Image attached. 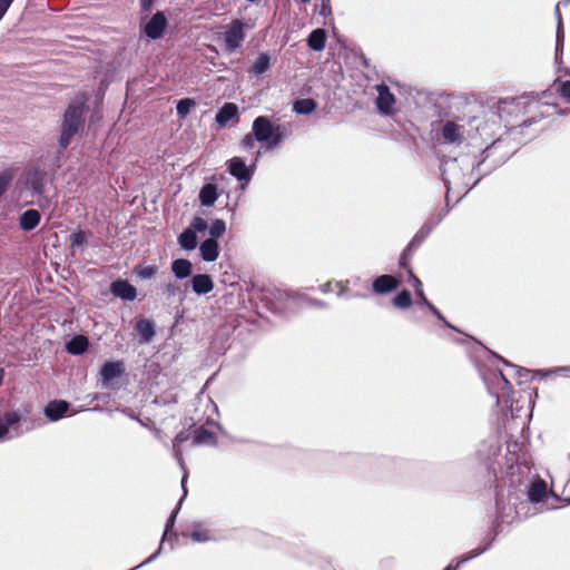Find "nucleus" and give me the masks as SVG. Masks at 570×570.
<instances>
[{
	"label": "nucleus",
	"mask_w": 570,
	"mask_h": 570,
	"mask_svg": "<svg viewBox=\"0 0 570 570\" xmlns=\"http://www.w3.org/2000/svg\"><path fill=\"white\" fill-rule=\"evenodd\" d=\"M253 135L258 142L265 144L266 149L276 147L289 135L288 125H274L266 116H258L252 125Z\"/></svg>",
	"instance_id": "obj_1"
},
{
	"label": "nucleus",
	"mask_w": 570,
	"mask_h": 570,
	"mask_svg": "<svg viewBox=\"0 0 570 570\" xmlns=\"http://www.w3.org/2000/svg\"><path fill=\"white\" fill-rule=\"evenodd\" d=\"M83 106L85 101L82 99H76L69 105L65 112L61 136L59 139V144L63 149L68 147L71 138L78 134L79 129L83 125Z\"/></svg>",
	"instance_id": "obj_2"
},
{
	"label": "nucleus",
	"mask_w": 570,
	"mask_h": 570,
	"mask_svg": "<svg viewBox=\"0 0 570 570\" xmlns=\"http://www.w3.org/2000/svg\"><path fill=\"white\" fill-rule=\"evenodd\" d=\"M436 130L438 139L443 144L461 146L466 137V127L464 124L446 120L441 121Z\"/></svg>",
	"instance_id": "obj_3"
},
{
	"label": "nucleus",
	"mask_w": 570,
	"mask_h": 570,
	"mask_svg": "<svg viewBox=\"0 0 570 570\" xmlns=\"http://www.w3.org/2000/svg\"><path fill=\"white\" fill-rule=\"evenodd\" d=\"M261 156V150H257L252 165H246L242 157H233L227 161V170L238 181L243 183L244 185L248 184L255 173L256 163Z\"/></svg>",
	"instance_id": "obj_4"
},
{
	"label": "nucleus",
	"mask_w": 570,
	"mask_h": 570,
	"mask_svg": "<svg viewBox=\"0 0 570 570\" xmlns=\"http://www.w3.org/2000/svg\"><path fill=\"white\" fill-rule=\"evenodd\" d=\"M46 175L39 170L29 174L26 180V188L31 191L32 196L38 197V206L46 208L50 204L49 197L45 195V177Z\"/></svg>",
	"instance_id": "obj_5"
},
{
	"label": "nucleus",
	"mask_w": 570,
	"mask_h": 570,
	"mask_svg": "<svg viewBox=\"0 0 570 570\" xmlns=\"http://www.w3.org/2000/svg\"><path fill=\"white\" fill-rule=\"evenodd\" d=\"M245 39L244 23L239 20H234L224 33L225 49L232 53L240 47Z\"/></svg>",
	"instance_id": "obj_6"
},
{
	"label": "nucleus",
	"mask_w": 570,
	"mask_h": 570,
	"mask_svg": "<svg viewBox=\"0 0 570 570\" xmlns=\"http://www.w3.org/2000/svg\"><path fill=\"white\" fill-rule=\"evenodd\" d=\"M377 91V97L375 99V105L381 115H392L394 112L395 97L390 91L389 87L384 83L377 85L375 87Z\"/></svg>",
	"instance_id": "obj_7"
},
{
	"label": "nucleus",
	"mask_w": 570,
	"mask_h": 570,
	"mask_svg": "<svg viewBox=\"0 0 570 570\" xmlns=\"http://www.w3.org/2000/svg\"><path fill=\"white\" fill-rule=\"evenodd\" d=\"M167 27V18L164 12H156L145 24L144 31L146 36L153 40L159 39Z\"/></svg>",
	"instance_id": "obj_8"
},
{
	"label": "nucleus",
	"mask_w": 570,
	"mask_h": 570,
	"mask_svg": "<svg viewBox=\"0 0 570 570\" xmlns=\"http://www.w3.org/2000/svg\"><path fill=\"white\" fill-rule=\"evenodd\" d=\"M110 292L114 296L122 298L125 301H134L137 296L135 286L129 284L127 281H115L110 285Z\"/></svg>",
	"instance_id": "obj_9"
},
{
	"label": "nucleus",
	"mask_w": 570,
	"mask_h": 570,
	"mask_svg": "<svg viewBox=\"0 0 570 570\" xmlns=\"http://www.w3.org/2000/svg\"><path fill=\"white\" fill-rule=\"evenodd\" d=\"M399 286V281L392 275H381L373 281V292L382 295L395 291Z\"/></svg>",
	"instance_id": "obj_10"
},
{
	"label": "nucleus",
	"mask_w": 570,
	"mask_h": 570,
	"mask_svg": "<svg viewBox=\"0 0 570 570\" xmlns=\"http://www.w3.org/2000/svg\"><path fill=\"white\" fill-rule=\"evenodd\" d=\"M191 289L197 295L208 294L214 289V282L207 274L194 275L190 279Z\"/></svg>",
	"instance_id": "obj_11"
},
{
	"label": "nucleus",
	"mask_w": 570,
	"mask_h": 570,
	"mask_svg": "<svg viewBox=\"0 0 570 570\" xmlns=\"http://www.w3.org/2000/svg\"><path fill=\"white\" fill-rule=\"evenodd\" d=\"M20 419V414L14 411L0 415V441L11 439L9 435L10 428L14 426Z\"/></svg>",
	"instance_id": "obj_12"
},
{
	"label": "nucleus",
	"mask_w": 570,
	"mask_h": 570,
	"mask_svg": "<svg viewBox=\"0 0 570 570\" xmlns=\"http://www.w3.org/2000/svg\"><path fill=\"white\" fill-rule=\"evenodd\" d=\"M430 230L429 229H425L424 227L421 228L416 234L415 236L413 237V239L410 242V244L407 245V247L403 250L402 255H401V259H400V265L402 267H406L407 265V259L410 258V256L412 255V252L414 249H416L421 243L425 239V237L429 235Z\"/></svg>",
	"instance_id": "obj_13"
},
{
	"label": "nucleus",
	"mask_w": 570,
	"mask_h": 570,
	"mask_svg": "<svg viewBox=\"0 0 570 570\" xmlns=\"http://www.w3.org/2000/svg\"><path fill=\"white\" fill-rule=\"evenodd\" d=\"M41 216L37 209H27L19 217V226L24 232L33 230L40 223Z\"/></svg>",
	"instance_id": "obj_14"
},
{
	"label": "nucleus",
	"mask_w": 570,
	"mask_h": 570,
	"mask_svg": "<svg viewBox=\"0 0 570 570\" xmlns=\"http://www.w3.org/2000/svg\"><path fill=\"white\" fill-rule=\"evenodd\" d=\"M69 409V403L66 401H51L45 407V414L50 421H58L61 419Z\"/></svg>",
	"instance_id": "obj_15"
},
{
	"label": "nucleus",
	"mask_w": 570,
	"mask_h": 570,
	"mask_svg": "<svg viewBox=\"0 0 570 570\" xmlns=\"http://www.w3.org/2000/svg\"><path fill=\"white\" fill-rule=\"evenodd\" d=\"M237 114L238 107L233 102H226L216 114L215 120L220 127H225Z\"/></svg>",
	"instance_id": "obj_16"
},
{
	"label": "nucleus",
	"mask_w": 570,
	"mask_h": 570,
	"mask_svg": "<svg viewBox=\"0 0 570 570\" xmlns=\"http://www.w3.org/2000/svg\"><path fill=\"white\" fill-rule=\"evenodd\" d=\"M199 250L205 262H214L219 254L218 243L214 238H207L200 244Z\"/></svg>",
	"instance_id": "obj_17"
},
{
	"label": "nucleus",
	"mask_w": 570,
	"mask_h": 570,
	"mask_svg": "<svg viewBox=\"0 0 570 570\" xmlns=\"http://www.w3.org/2000/svg\"><path fill=\"white\" fill-rule=\"evenodd\" d=\"M124 371L122 362H107L101 367L100 375L104 383H107L119 376Z\"/></svg>",
	"instance_id": "obj_18"
},
{
	"label": "nucleus",
	"mask_w": 570,
	"mask_h": 570,
	"mask_svg": "<svg viewBox=\"0 0 570 570\" xmlns=\"http://www.w3.org/2000/svg\"><path fill=\"white\" fill-rule=\"evenodd\" d=\"M217 442L215 433L200 426L194 431L193 444L194 445H215Z\"/></svg>",
	"instance_id": "obj_19"
},
{
	"label": "nucleus",
	"mask_w": 570,
	"mask_h": 570,
	"mask_svg": "<svg viewBox=\"0 0 570 570\" xmlns=\"http://www.w3.org/2000/svg\"><path fill=\"white\" fill-rule=\"evenodd\" d=\"M458 169H459L458 159H452L444 164L442 175H443V180L446 185H451V184L459 185L460 184V179H459V177H456Z\"/></svg>",
	"instance_id": "obj_20"
},
{
	"label": "nucleus",
	"mask_w": 570,
	"mask_h": 570,
	"mask_svg": "<svg viewBox=\"0 0 570 570\" xmlns=\"http://www.w3.org/2000/svg\"><path fill=\"white\" fill-rule=\"evenodd\" d=\"M495 381H497V386L498 389H500V393H495V396L498 399V401L500 399H503L504 403L508 405L511 401L509 400V395H510V392H511V384L510 382L508 381L507 376L501 372L499 371L495 375Z\"/></svg>",
	"instance_id": "obj_21"
},
{
	"label": "nucleus",
	"mask_w": 570,
	"mask_h": 570,
	"mask_svg": "<svg viewBox=\"0 0 570 570\" xmlns=\"http://www.w3.org/2000/svg\"><path fill=\"white\" fill-rule=\"evenodd\" d=\"M218 198L217 187L214 184H206L199 191V202L203 206L210 207Z\"/></svg>",
	"instance_id": "obj_22"
},
{
	"label": "nucleus",
	"mask_w": 570,
	"mask_h": 570,
	"mask_svg": "<svg viewBox=\"0 0 570 570\" xmlns=\"http://www.w3.org/2000/svg\"><path fill=\"white\" fill-rule=\"evenodd\" d=\"M136 331L140 337V342L149 343L155 335L154 323L149 320H140L136 324Z\"/></svg>",
	"instance_id": "obj_23"
},
{
	"label": "nucleus",
	"mask_w": 570,
	"mask_h": 570,
	"mask_svg": "<svg viewBox=\"0 0 570 570\" xmlns=\"http://www.w3.org/2000/svg\"><path fill=\"white\" fill-rule=\"evenodd\" d=\"M191 269L193 265L188 259L178 258L171 263V272L179 279L188 277L191 274Z\"/></svg>",
	"instance_id": "obj_24"
},
{
	"label": "nucleus",
	"mask_w": 570,
	"mask_h": 570,
	"mask_svg": "<svg viewBox=\"0 0 570 570\" xmlns=\"http://www.w3.org/2000/svg\"><path fill=\"white\" fill-rule=\"evenodd\" d=\"M326 42V32L324 29H315L311 32L307 38L308 47L314 51H321L324 49Z\"/></svg>",
	"instance_id": "obj_25"
},
{
	"label": "nucleus",
	"mask_w": 570,
	"mask_h": 570,
	"mask_svg": "<svg viewBox=\"0 0 570 570\" xmlns=\"http://www.w3.org/2000/svg\"><path fill=\"white\" fill-rule=\"evenodd\" d=\"M88 347V340L83 335L72 337L66 345L68 353L72 355L82 354Z\"/></svg>",
	"instance_id": "obj_26"
},
{
	"label": "nucleus",
	"mask_w": 570,
	"mask_h": 570,
	"mask_svg": "<svg viewBox=\"0 0 570 570\" xmlns=\"http://www.w3.org/2000/svg\"><path fill=\"white\" fill-rule=\"evenodd\" d=\"M179 246L185 250H193L197 246L196 233L189 227L186 228L178 237Z\"/></svg>",
	"instance_id": "obj_27"
},
{
	"label": "nucleus",
	"mask_w": 570,
	"mask_h": 570,
	"mask_svg": "<svg viewBox=\"0 0 570 570\" xmlns=\"http://www.w3.org/2000/svg\"><path fill=\"white\" fill-rule=\"evenodd\" d=\"M547 493V484L542 480L533 482L529 489V499L532 502H540Z\"/></svg>",
	"instance_id": "obj_28"
},
{
	"label": "nucleus",
	"mask_w": 570,
	"mask_h": 570,
	"mask_svg": "<svg viewBox=\"0 0 570 570\" xmlns=\"http://www.w3.org/2000/svg\"><path fill=\"white\" fill-rule=\"evenodd\" d=\"M189 440V433L180 432L178 433L173 441V450L174 456L177 460L178 464L184 469L183 453L180 450V445Z\"/></svg>",
	"instance_id": "obj_29"
},
{
	"label": "nucleus",
	"mask_w": 570,
	"mask_h": 570,
	"mask_svg": "<svg viewBox=\"0 0 570 570\" xmlns=\"http://www.w3.org/2000/svg\"><path fill=\"white\" fill-rule=\"evenodd\" d=\"M316 108V102L311 99H298L293 105V110L298 115H309Z\"/></svg>",
	"instance_id": "obj_30"
},
{
	"label": "nucleus",
	"mask_w": 570,
	"mask_h": 570,
	"mask_svg": "<svg viewBox=\"0 0 570 570\" xmlns=\"http://www.w3.org/2000/svg\"><path fill=\"white\" fill-rule=\"evenodd\" d=\"M415 294L416 296L420 298V301L422 302V304H424L433 315H435L439 320H441L448 327H451V328H454L453 325H451L445 318L444 316L440 313V311L432 304L428 301L424 292L422 288H419L417 291H415Z\"/></svg>",
	"instance_id": "obj_31"
},
{
	"label": "nucleus",
	"mask_w": 570,
	"mask_h": 570,
	"mask_svg": "<svg viewBox=\"0 0 570 570\" xmlns=\"http://www.w3.org/2000/svg\"><path fill=\"white\" fill-rule=\"evenodd\" d=\"M189 537L195 542H208L214 539V535L209 530L202 528L200 525H195L189 533Z\"/></svg>",
	"instance_id": "obj_32"
},
{
	"label": "nucleus",
	"mask_w": 570,
	"mask_h": 570,
	"mask_svg": "<svg viewBox=\"0 0 570 570\" xmlns=\"http://www.w3.org/2000/svg\"><path fill=\"white\" fill-rule=\"evenodd\" d=\"M271 66V58L267 53H261L253 65L252 71L259 76L265 73Z\"/></svg>",
	"instance_id": "obj_33"
},
{
	"label": "nucleus",
	"mask_w": 570,
	"mask_h": 570,
	"mask_svg": "<svg viewBox=\"0 0 570 570\" xmlns=\"http://www.w3.org/2000/svg\"><path fill=\"white\" fill-rule=\"evenodd\" d=\"M393 304L397 308H402V309L409 308L412 305V297H411L410 292H407L405 289L400 292L394 297Z\"/></svg>",
	"instance_id": "obj_34"
},
{
	"label": "nucleus",
	"mask_w": 570,
	"mask_h": 570,
	"mask_svg": "<svg viewBox=\"0 0 570 570\" xmlns=\"http://www.w3.org/2000/svg\"><path fill=\"white\" fill-rule=\"evenodd\" d=\"M226 230V224L223 219H215L210 227H209V234L210 238H217L220 237Z\"/></svg>",
	"instance_id": "obj_35"
},
{
	"label": "nucleus",
	"mask_w": 570,
	"mask_h": 570,
	"mask_svg": "<svg viewBox=\"0 0 570 570\" xmlns=\"http://www.w3.org/2000/svg\"><path fill=\"white\" fill-rule=\"evenodd\" d=\"M556 16L558 20V28H557V51L562 49L563 46V30H562V18L559 9V4L556 7Z\"/></svg>",
	"instance_id": "obj_36"
},
{
	"label": "nucleus",
	"mask_w": 570,
	"mask_h": 570,
	"mask_svg": "<svg viewBox=\"0 0 570 570\" xmlns=\"http://www.w3.org/2000/svg\"><path fill=\"white\" fill-rule=\"evenodd\" d=\"M194 106V101L191 99H181L177 102V106H176V110H177V114L180 116V117H186L189 111H190V108Z\"/></svg>",
	"instance_id": "obj_37"
},
{
	"label": "nucleus",
	"mask_w": 570,
	"mask_h": 570,
	"mask_svg": "<svg viewBox=\"0 0 570 570\" xmlns=\"http://www.w3.org/2000/svg\"><path fill=\"white\" fill-rule=\"evenodd\" d=\"M557 91L560 92L561 97L569 105L570 109V80L559 82L557 85Z\"/></svg>",
	"instance_id": "obj_38"
},
{
	"label": "nucleus",
	"mask_w": 570,
	"mask_h": 570,
	"mask_svg": "<svg viewBox=\"0 0 570 570\" xmlns=\"http://www.w3.org/2000/svg\"><path fill=\"white\" fill-rule=\"evenodd\" d=\"M85 243L86 235L83 232H77L70 235V245L72 248L81 247Z\"/></svg>",
	"instance_id": "obj_39"
},
{
	"label": "nucleus",
	"mask_w": 570,
	"mask_h": 570,
	"mask_svg": "<svg viewBox=\"0 0 570 570\" xmlns=\"http://www.w3.org/2000/svg\"><path fill=\"white\" fill-rule=\"evenodd\" d=\"M207 222L202 217H194V219L190 223L189 228L193 229L195 233L205 232L207 229Z\"/></svg>",
	"instance_id": "obj_40"
},
{
	"label": "nucleus",
	"mask_w": 570,
	"mask_h": 570,
	"mask_svg": "<svg viewBox=\"0 0 570 570\" xmlns=\"http://www.w3.org/2000/svg\"><path fill=\"white\" fill-rule=\"evenodd\" d=\"M157 273V268L155 266H145L138 269L137 274L142 279H150Z\"/></svg>",
	"instance_id": "obj_41"
},
{
	"label": "nucleus",
	"mask_w": 570,
	"mask_h": 570,
	"mask_svg": "<svg viewBox=\"0 0 570 570\" xmlns=\"http://www.w3.org/2000/svg\"><path fill=\"white\" fill-rule=\"evenodd\" d=\"M255 141H257V140L255 138V135H253V131H252L250 134H247L244 136V138L240 141V147L244 150H252L255 147Z\"/></svg>",
	"instance_id": "obj_42"
},
{
	"label": "nucleus",
	"mask_w": 570,
	"mask_h": 570,
	"mask_svg": "<svg viewBox=\"0 0 570 570\" xmlns=\"http://www.w3.org/2000/svg\"><path fill=\"white\" fill-rule=\"evenodd\" d=\"M11 179H12V175L9 171H3L0 174V197L7 190Z\"/></svg>",
	"instance_id": "obj_43"
},
{
	"label": "nucleus",
	"mask_w": 570,
	"mask_h": 570,
	"mask_svg": "<svg viewBox=\"0 0 570 570\" xmlns=\"http://www.w3.org/2000/svg\"><path fill=\"white\" fill-rule=\"evenodd\" d=\"M504 144V139L499 138L497 139L490 147H488L484 150V154H487V158L492 157Z\"/></svg>",
	"instance_id": "obj_44"
},
{
	"label": "nucleus",
	"mask_w": 570,
	"mask_h": 570,
	"mask_svg": "<svg viewBox=\"0 0 570 570\" xmlns=\"http://www.w3.org/2000/svg\"><path fill=\"white\" fill-rule=\"evenodd\" d=\"M488 549V547H484V548H481V549H475V550H472L471 552H469L460 562L459 564L465 562V561H469L480 554H482L485 550Z\"/></svg>",
	"instance_id": "obj_45"
},
{
	"label": "nucleus",
	"mask_w": 570,
	"mask_h": 570,
	"mask_svg": "<svg viewBox=\"0 0 570 570\" xmlns=\"http://www.w3.org/2000/svg\"><path fill=\"white\" fill-rule=\"evenodd\" d=\"M140 10L144 13H149L154 6V0H139Z\"/></svg>",
	"instance_id": "obj_46"
},
{
	"label": "nucleus",
	"mask_w": 570,
	"mask_h": 570,
	"mask_svg": "<svg viewBox=\"0 0 570 570\" xmlns=\"http://www.w3.org/2000/svg\"><path fill=\"white\" fill-rule=\"evenodd\" d=\"M13 0H0V20L3 18Z\"/></svg>",
	"instance_id": "obj_47"
},
{
	"label": "nucleus",
	"mask_w": 570,
	"mask_h": 570,
	"mask_svg": "<svg viewBox=\"0 0 570 570\" xmlns=\"http://www.w3.org/2000/svg\"><path fill=\"white\" fill-rule=\"evenodd\" d=\"M179 291V287L173 283H168L165 287V292L170 296L175 295Z\"/></svg>",
	"instance_id": "obj_48"
},
{
	"label": "nucleus",
	"mask_w": 570,
	"mask_h": 570,
	"mask_svg": "<svg viewBox=\"0 0 570 570\" xmlns=\"http://www.w3.org/2000/svg\"><path fill=\"white\" fill-rule=\"evenodd\" d=\"M410 277H411V283H412L413 287L415 288V291H417L419 288H422V283H421L420 278L416 277L414 274H412V272H410Z\"/></svg>",
	"instance_id": "obj_49"
},
{
	"label": "nucleus",
	"mask_w": 570,
	"mask_h": 570,
	"mask_svg": "<svg viewBox=\"0 0 570 570\" xmlns=\"http://www.w3.org/2000/svg\"><path fill=\"white\" fill-rule=\"evenodd\" d=\"M335 286H336V287H338V292H337V295H338V296H344V295L346 294V292H347V286H346V284H345V283H343V282H337V283L335 284Z\"/></svg>",
	"instance_id": "obj_50"
},
{
	"label": "nucleus",
	"mask_w": 570,
	"mask_h": 570,
	"mask_svg": "<svg viewBox=\"0 0 570 570\" xmlns=\"http://www.w3.org/2000/svg\"><path fill=\"white\" fill-rule=\"evenodd\" d=\"M321 291H322L323 293H330V292H332V291H333V288H332V283H330V282H328V283H326V284L322 285V286H321Z\"/></svg>",
	"instance_id": "obj_51"
},
{
	"label": "nucleus",
	"mask_w": 570,
	"mask_h": 570,
	"mask_svg": "<svg viewBox=\"0 0 570 570\" xmlns=\"http://www.w3.org/2000/svg\"><path fill=\"white\" fill-rule=\"evenodd\" d=\"M568 372H570V366L558 367L553 371H550V373H568Z\"/></svg>",
	"instance_id": "obj_52"
},
{
	"label": "nucleus",
	"mask_w": 570,
	"mask_h": 570,
	"mask_svg": "<svg viewBox=\"0 0 570 570\" xmlns=\"http://www.w3.org/2000/svg\"><path fill=\"white\" fill-rule=\"evenodd\" d=\"M518 373H519V376H520V377H522V376H523V374H524V375H528V374H529V371L520 368V370H518Z\"/></svg>",
	"instance_id": "obj_53"
},
{
	"label": "nucleus",
	"mask_w": 570,
	"mask_h": 570,
	"mask_svg": "<svg viewBox=\"0 0 570 570\" xmlns=\"http://www.w3.org/2000/svg\"><path fill=\"white\" fill-rule=\"evenodd\" d=\"M314 305L318 306V307H324L325 304L322 303V302H318V301H314Z\"/></svg>",
	"instance_id": "obj_54"
},
{
	"label": "nucleus",
	"mask_w": 570,
	"mask_h": 570,
	"mask_svg": "<svg viewBox=\"0 0 570 570\" xmlns=\"http://www.w3.org/2000/svg\"><path fill=\"white\" fill-rule=\"evenodd\" d=\"M502 161H504V157H501V158L495 163V165H498V164H500V163H502Z\"/></svg>",
	"instance_id": "obj_55"
},
{
	"label": "nucleus",
	"mask_w": 570,
	"mask_h": 570,
	"mask_svg": "<svg viewBox=\"0 0 570 570\" xmlns=\"http://www.w3.org/2000/svg\"><path fill=\"white\" fill-rule=\"evenodd\" d=\"M185 479H186V474H185V475H184V478L181 479V484H183V485H184Z\"/></svg>",
	"instance_id": "obj_56"
},
{
	"label": "nucleus",
	"mask_w": 570,
	"mask_h": 570,
	"mask_svg": "<svg viewBox=\"0 0 570 570\" xmlns=\"http://www.w3.org/2000/svg\"><path fill=\"white\" fill-rule=\"evenodd\" d=\"M444 570H452V568H451V566H449Z\"/></svg>",
	"instance_id": "obj_57"
},
{
	"label": "nucleus",
	"mask_w": 570,
	"mask_h": 570,
	"mask_svg": "<svg viewBox=\"0 0 570 570\" xmlns=\"http://www.w3.org/2000/svg\"><path fill=\"white\" fill-rule=\"evenodd\" d=\"M302 2L306 3V2H309L311 0H301Z\"/></svg>",
	"instance_id": "obj_58"
}]
</instances>
